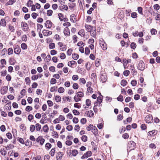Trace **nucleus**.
<instances>
[{
  "mask_svg": "<svg viewBox=\"0 0 160 160\" xmlns=\"http://www.w3.org/2000/svg\"><path fill=\"white\" fill-rule=\"evenodd\" d=\"M99 44L103 50H105L107 49V45L105 42L104 40L102 38H101L99 39Z\"/></svg>",
  "mask_w": 160,
  "mask_h": 160,
  "instance_id": "nucleus-1",
  "label": "nucleus"
},
{
  "mask_svg": "<svg viewBox=\"0 0 160 160\" xmlns=\"http://www.w3.org/2000/svg\"><path fill=\"white\" fill-rule=\"evenodd\" d=\"M92 85V83L90 82H88L87 83L86 86L87 88V92L88 93H92L93 91V89L91 87Z\"/></svg>",
  "mask_w": 160,
  "mask_h": 160,
  "instance_id": "nucleus-2",
  "label": "nucleus"
},
{
  "mask_svg": "<svg viewBox=\"0 0 160 160\" xmlns=\"http://www.w3.org/2000/svg\"><path fill=\"white\" fill-rule=\"evenodd\" d=\"M57 44L60 48V50L62 51H64L67 49L66 46L64 45L61 42H59Z\"/></svg>",
  "mask_w": 160,
  "mask_h": 160,
  "instance_id": "nucleus-3",
  "label": "nucleus"
},
{
  "mask_svg": "<svg viewBox=\"0 0 160 160\" xmlns=\"http://www.w3.org/2000/svg\"><path fill=\"white\" fill-rule=\"evenodd\" d=\"M37 142H39L40 144L41 145H42L45 141V140L43 138L42 136H39L36 139V140Z\"/></svg>",
  "mask_w": 160,
  "mask_h": 160,
  "instance_id": "nucleus-4",
  "label": "nucleus"
},
{
  "mask_svg": "<svg viewBox=\"0 0 160 160\" xmlns=\"http://www.w3.org/2000/svg\"><path fill=\"white\" fill-rule=\"evenodd\" d=\"M14 51L16 54H19L21 52V49L20 47L18 45L14 46Z\"/></svg>",
  "mask_w": 160,
  "mask_h": 160,
  "instance_id": "nucleus-5",
  "label": "nucleus"
},
{
  "mask_svg": "<svg viewBox=\"0 0 160 160\" xmlns=\"http://www.w3.org/2000/svg\"><path fill=\"white\" fill-rule=\"evenodd\" d=\"M145 120L147 123H151L152 121V117L151 114L147 115L145 118Z\"/></svg>",
  "mask_w": 160,
  "mask_h": 160,
  "instance_id": "nucleus-6",
  "label": "nucleus"
},
{
  "mask_svg": "<svg viewBox=\"0 0 160 160\" xmlns=\"http://www.w3.org/2000/svg\"><path fill=\"white\" fill-rule=\"evenodd\" d=\"M21 26L22 28V30L24 31H28V25L25 22H22L21 24Z\"/></svg>",
  "mask_w": 160,
  "mask_h": 160,
  "instance_id": "nucleus-7",
  "label": "nucleus"
},
{
  "mask_svg": "<svg viewBox=\"0 0 160 160\" xmlns=\"http://www.w3.org/2000/svg\"><path fill=\"white\" fill-rule=\"evenodd\" d=\"M91 102L89 99H87L85 101V104L83 105V107L85 108H88L91 106Z\"/></svg>",
  "mask_w": 160,
  "mask_h": 160,
  "instance_id": "nucleus-8",
  "label": "nucleus"
},
{
  "mask_svg": "<svg viewBox=\"0 0 160 160\" xmlns=\"http://www.w3.org/2000/svg\"><path fill=\"white\" fill-rule=\"evenodd\" d=\"M145 67V64L142 61H141L138 64V68L140 70H143Z\"/></svg>",
  "mask_w": 160,
  "mask_h": 160,
  "instance_id": "nucleus-9",
  "label": "nucleus"
},
{
  "mask_svg": "<svg viewBox=\"0 0 160 160\" xmlns=\"http://www.w3.org/2000/svg\"><path fill=\"white\" fill-rule=\"evenodd\" d=\"M8 90V87L7 86H4L1 88L0 92L1 94L4 95L6 94Z\"/></svg>",
  "mask_w": 160,
  "mask_h": 160,
  "instance_id": "nucleus-10",
  "label": "nucleus"
},
{
  "mask_svg": "<svg viewBox=\"0 0 160 160\" xmlns=\"http://www.w3.org/2000/svg\"><path fill=\"white\" fill-rule=\"evenodd\" d=\"M92 155V152L90 151H88L85 153L81 157V159H83L90 157Z\"/></svg>",
  "mask_w": 160,
  "mask_h": 160,
  "instance_id": "nucleus-11",
  "label": "nucleus"
},
{
  "mask_svg": "<svg viewBox=\"0 0 160 160\" xmlns=\"http://www.w3.org/2000/svg\"><path fill=\"white\" fill-rule=\"evenodd\" d=\"M135 143L133 142H130V143L128 144V148L129 149V151L132 150H134L135 148Z\"/></svg>",
  "mask_w": 160,
  "mask_h": 160,
  "instance_id": "nucleus-12",
  "label": "nucleus"
},
{
  "mask_svg": "<svg viewBox=\"0 0 160 160\" xmlns=\"http://www.w3.org/2000/svg\"><path fill=\"white\" fill-rule=\"evenodd\" d=\"M85 114L86 116L89 117H92L94 115V113L92 110L87 111L86 112Z\"/></svg>",
  "mask_w": 160,
  "mask_h": 160,
  "instance_id": "nucleus-13",
  "label": "nucleus"
},
{
  "mask_svg": "<svg viewBox=\"0 0 160 160\" xmlns=\"http://www.w3.org/2000/svg\"><path fill=\"white\" fill-rule=\"evenodd\" d=\"M43 35L45 36H48L52 34V31H49L46 30H44L42 31Z\"/></svg>",
  "mask_w": 160,
  "mask_h": 160,
  "instance_id": "nucleus-14",
  "label": "nucleus"
},
{
  "mask_svg": "<svg viewBox=\"0 0 160 160\" xmlns=\"http://www.w3.org/2000/svg\"><path fill=\"white\" fill-rule=\"evenodd\" d=\"M63 32L64 35L66 37H68L69 36L70 32L69 29L68 27H66L64 28Z\"/></svg>",
  "mask_w": 160,
  "mask_h": 160,
  "instance_id": "nucleus-15",
  "label": "nucleus"
},
{
  "mask_svg": "<svg viewBox=\"0 0 160 160\" xmlns=\"http://www.w3.org/2000/svg\"><path fill=\"white\" fill-rule=\"evenodd\" d=\"M46 27L48 28H51L52 27V23L50 20H47L45 23Z\"/></svg>",
  "mask_w": 160,
  "mask_h": 160,
  "instance_id": "nucleus-16",
  "label": "nucleus"
},
{
  "mask_svg": "<svg viewBox=\"0 0 160 160\" xmlns=\"http://www.w3.org/2000/svg\"><path fill=\"white\" fill-rule=\"evenodd\" d=\"M103 98V96L102 95H101L99 97H98L97 98V102L99 104V106H101L102 105V104H101L102 102V99Z\"/></svg>",
  "mask_w": 160,
  "mask_h": 160,
  "instance_id": "nucleus-17",
  "label": "nucleus"
},
{
  "mask_svg": "<svg viewBox=\"0 0 160 160\" xmlns=\"http://www.w3.org/2000/svg\"><path fill=\"white\" fill-rule=\"evenodd\" d=\"M107 75L106 74H102L101 76V79L102 82H105L107 80Z\"/></svg>",
  "mask_w": 160,
  "mask_h": 160,
  "instance_id": "nucleus-18",
  "label": "nucleus"
},
{
  "mask_svg": "<svg viewBox=\"0 0 160 160\" xmlns=\"http://www.w3.org/2000/svg\"><path fill=\"white\" fill-rule=\"evenodd\" d=\"M70 21L73 22H75L77 21L76 17L74 14H72L70 16Z\"/></svg>",
  "mask_w": 160,
  "mask_h": 160,
  "instance_id": "nucleus-19",
  "label": "nucleus"
},
{
  "mask_svg": "<svg viewBox=\"0 0 160 160\" xmlns=\"http://www.w3.org/2000/svg\"><path fill=\"white\" fill-rule=\"evenodd\" d=\"M63 155V154L62 152H59L57 153V158L58 160H61L62 158V156Z\"/></svg>",
  "mask_w": 160,
  "mask_h": 160,
  "instance_id": "nucleus-20",
  "label": "nucleus"
},
{
  "mask_svg": "<svg viewBox=\"0 0 160 160\" xmlns=\"http://www.w3.org/2000/svg\"><path fill=\"white\" fill-rule=\"evenodd\" d=\"M85 28L86 30L88 32H90L92 30L94 27H92L91 26L86 25L85 26Z\"/></svg>",
  "mask_w": 160,
  "mask_h": 160,
  "instance_id": "nucleus-21",
  "label": "nucleus"
},
{
  "mask_svg": "<svg viewBox=\"0 0 160 160\" xmlns=\"http://www.w3.org/2000/svg\"><path fill=\"white\" fill-rule=\"evenodd\" d=\"M70 153L72 154V155L74 157L76 156V155L78 154V151L76 149H74L72 150H70Z\"/></svg>",
  "mask_w": 160,
  "mask_h": 160,
  "instance_id": "nucleus-22",
  "label": "nucleus"
},
{
  "mask_svg": "<svg viewBox=\"0 0 160 160\" xmlns=\"http://www.w3.org/2000/svg\"><path fill=\"white\" fill-rule=\"evenodd\" d=\"M6 25V22L4 19H2L0 21V26L5 27Z\"/></svg>",
  "mask_w": 160,
  "mask_h": 160,
  "instance_id": "nucleus-23",
  "label": "nucleus"
},
{
  "mask_svg": "<svg viewBox=\"0 0 160 160\" xmlns=\"http://www.w3.org/2000/svg\"><path fill=\"white\" fill-rule=\"evenodd\" d=\"M91 32V35L93 37H95L96 36V29L95 28L92 30L90 32Z\"/></svg>",
  "mask_w": 160,
  "mask_h": 160,
  "instance_id": "nucleus-24",
  "label": "nucleus"
},
{
  "mask_svg": "<svg viewBox=\"0 0 160 160\" xmlns=\"http://www.w3.org/2000/svg\"><path fill=\"white\" fill-rule=\"evenodd\" d=\"M0 62L1 64V65H2V66L0 67L1 68H2L4 67L5 65L6 64V61L5 59H3L1 60Z\"/></svg>",
  "mask_w": 160,
  "mask_h": 160,
  "instance_id": "nucleus-25",
  "label": "nucleus"
},
{
  "mask_svg": "<svg viewBox=\"0 0 160 160\" xmlns=\"http://www.w3.org/2000/svg\"><path fill=\"white\" fill-rule=\"evenodd\" d=\"M0 153L2 155L5 156L7 154V152L4 148H1L0 149Z\"/></svg>",
  "mask_w": 160,
  "mask_h": 160,
  "instance_id": "nucleus-26",
  "label": "nucleus"
},
{
  "mask_svg": "<svg viewBox=\"0 0 160 160\" xmlns=\"http://www.w3.org/2000/svg\"><path fill=\"white\" fill-rule=\"evenodd\" d=\"M49 128L47 125H45L43 127V131L45 133H47L49 130Z\"/></svg>",
  "mask_w": 160,
  "mask_h": 160,
  "instance_id": "nucleus-27",
  "label": "nucleus"
},
{
  "mask_svg": "<svg viewBox=\"0 0 160 160\" xmlns=\"http://www.w3.org/2000/svg\"><path fill=\"white\" fill-rule=\"evenodd\" d=\"M55 44L53 42H50L49 43L48 47L50 49H53L55 48Z\"/></svg>",
  "mask_w": 160,
  "mask_h": 160,
  "instance_id": "nucleus-28",
  "label": "nucleus"
},
{
  "mask_svg": "<svg viewBox=\"0 0 160 160\" xmlns=\"http://www.w3.org/2000/svg\"><path fill=\"white\" fill-rule=\"evenodd\" d=\"M92 132L95 135L98 133V130L96 127L94 126L92 128Z\"/></svg>",
  "mask_w": 160,
  "mask_h": 160,
  "instance_id": "nucleus-29",
  "label": "nucleus"
},
{
  "mask_svg": "<svg viewBox=\"0 0 160 160\" xmlns=\"http://www.w3.org/2000/svg\"><path fill=\"white\" fill-rule=\"evenodd\" d=\"M15 2V0H9L8 2L6 3V6L11 5Z\"/></svg>",
  "mask_w": 160,
  "mask_h": 160,
  "instance_id": "nucleus-30",
  "label": "nucleus"
},
{
  "mask_svg": "<svg viewBox=\"0 0 160 160\" xmlns=\"http://www.w3.org/2000/svg\"><path fill=\"white\" fill-rule=\"evenodd\" d=\"M55 100L57 102H59L61 101V98L59 95H56L55 97Z\"/></svg>",
  "mask_w": 160,
  "mask_h": 160,
  "instance_id": "nucleus-31",
  "label": "nucleus"
},
{
  "mask_svg": "<svg viewBox=\"0 0 160 160\" xmlns=\"http://www.w3.org/2000/svg\"><path fill=\"white\" fill-rule=\"evenodd\" d=\"M51 59V58L50 55H48L45 58H44V60L47 62H49Z\"/></svg>",
  "mask_w": 160,
  "mask_h": 160,
  "instance_id": "nucleus-32",
  "label": "nucleus"
},
{
  "mask_svg": "<svg viewBox=\"0 0 160 160\" xmlns=\"http://www.w3.org/2000/svg\"><path fill=\"white\" fill-rule=\"evenodd\" d=\"M9 29L12 32H14L15 31L14 27L12 25L9 24L8 25Z\"/></svg>",
  "mask_w": 160,
  "mask_h": 160,
  "instance_id": "nucleus-33",
  "label": "nucleus"
},
{
  "mask_svg": "<svg viewBox=\"0 0 160 160\" xmlns=\"http://www.w3.org/2000/svg\"><path fill=\"white\" fill-rule=\"evenodd\" d=\"M58 118L60 121H62L65 120V118L64 116L60 115L59 116Z\"/></svg>",
  "mask_w": 160,
  "mask_h": 160,
  "instance_id": "nucleus-34",
  "label": "nucleus"
},
{
  "mask_svg": "<svg viewBox=\"0 0 160 160\" xmlns=\"http://www.w3.org/2000/svg\"><path fill=\"white\" fill-rule=\"evenodd\" d=\"M36 130L37 131H39L41 128V126L39 123H37L35 125Z\"/></svg>",
  "mask_w": 160,
  "mask_h": 160,
  "instance_id": "nucleus-35",
  "label": "nucleus"
},
{
  "mask_svg": "<svg viewBox=\"0 0 160 160\" xmlns=\"http://www.w3.org/2000/svg\"><path fill=\"white\" fill-rule=\"evenodd\" d=\"M72 58L75 60H77L79 58V55L77 53L72 54Z\"/></svg>",
  "mask_w": 160,
  "mask_h": 160,
  "instance_id": "nucleus-36",
  "label": "nucleus"
},
{
  "mask_svg": "<svg viewBox=\"0 0 160 160\" xmlns=\"http://www.w3.org/2000/svg\"><path fill=\"white\" fill-rule=\"evenodd\" d=\"M78 34L81 37L84 36V29H82L81 30L78 32Z\"/></svg>",
  "mask_w": 160,
  "mask_h": 160,
  "instance_id": "nucleus-37",
  "label": "nucleus"
},
{
  "mask_svg": "<svg viewBox=\"0 0 160 160\" xmlns=\"http://www.w3.org/2000/svg\"><path fill=\"white\" fill-rule=\"evenodd\" d=\"M55 151V148H52L49 152V154L52 156H53L54 155Z\"/></svg>",
  "mask_w": 160,
  "mask_h": 160,
  "instance_id": "nucleus-38",
  "label": "nucleus"
},
{
  "mask_svg": "<svg viewBox=\"0 0 160 160\" xmlns=\"http://www.w3.org/2000/svg\"><path fill=\"white\" fill-rule=\"evenodd\" d=\"M77 95L79 98H82L84 96V93L82 92H78L77 93Z\"/></svg>",
  "mask_w": 160,
  "mask_h": 160,
  "instance_id": "nucleus-39",
  "label": "nucleus"
},
{
  "mask_svg": "<svg viewBox=\"0 0 160 160\" xmlns=\"http://www.w3.org/2000/svg\"><path fill=\"white\" fill-rule=\"evenodd\" d=\"M73 99L75 102H78L81 100V99L77 95L74 96Z\"/></svg>",
  "mask_w": 160,
  "mask_h": 160,
  "instance_id": "nucleus-40",
  "label": "nucleus"
},
{
  "mask_svg": "<svg viewBox=\"0 0 160 160\" xmlns=\"http://www.w3.org/2000/svg\"><path fill=\"white\" fill-rule=\"evenodd\" d=\"M8 54L10 55L13 54V50L12 48H9L8 50Z\"/></svg>",
  "mask_w": 160,
  "mask_h": 160,
  "instance_id": "nucleus-41",
  "label": "nucleus"
},
{
  "mask_svg": "<svg viewBox=\"0 0 160 160\" xmlns=\"http://www.w3.org/2000/svg\"><path fill=\"white\" fill-rule=\"evenodd\" d=\"M60 57L62 59H64L66 58V55L63 52H62L60 54Z\"/></svg>",
  "mask_w": 160,
  "mask_h": 160,
  "instance_id": "nucleus-42",
  "label": "nucleus"
},
{
  "mask_svg": "<svg viewBox=\"0 0 160 160\" xmlns=\"http://www.w3.org/2000/svg\"><path fill=\"white\" fill-rule=\"evenodd\" d=\"M25 81L26 84L29 85L30 84L31 81L29 77H26L25 78Z\"/></svg>",
  "mask_w": 160,
  "mask_h": 160,
  "instance_id": "nucleus-43",
  "label": "nucleus"
},
{
  "mask_svg": "<svg viewBox=\"0 0 160 160\" xmlns=\"http://www.w3.org/2000/svg\"><path fill=\"white\" fill-rule=\"evenodd\" d=\"M21 47L22 49L25 50L27 49V46L26 43H23L21 44Z\"/></svg>",
  "mask_w": 160,
  "mask_h": 160,
  "instance_id": "nucleus-44",
  "label": "nucleus"
},
{
  "mask_svg": "<svg viewBox=\"0 0 160 160\" xmlns=\"http://www.w3.org/2000/svg\"><path fill=\"white\" fill-rule=\"evenodd\" d=\"M66 129L69 131H71L73 129L72 126L71 125H68L67 126Z\"/></svg>",
  "mask_w": 160,
  "mask_h": 160,
  "instance_id": "nucleus-45",
  "label": "nucleus"
},
{
  "mask_svg": "<svg viewBox=\"0 0 160 160\" xmlns=\"http://www.w3.org/2000/svg\"><path fill=\"white\" fill-rule=\"evenodd\" d=\"M76 62L74 61H70L68 62V65L70 67H72V65H74Z\"/></svg>",
  "mask_w": 160,
  "mask_h": 160,
  "instance_id": "nucleus-46",
  "label": "nucleus"
},
{
  "mask_svg": "<svg viewBox=\"0 0 160 160\" xmlns=\"http://www.w3.org/2000/svg\"><path fill=\"white\" fill-rule=\"evenodd\" d=\"M7 52V50L6 48L3 49L1 51V54L2 56L4 55Z\"/></svg>",
  "mask_w": 160,
  "mask_h": 160,
  "instance_id": "nucleus-47",
  "label": "nucleus"
},
{
  "mask_svg": "<svg viewBox=\"0 0 160 160\" xmlns=\"http://www.w3.org/2000/svg\"><path fill=\"white\" fill-rule=\"evenodd\" d=\"M65 90L63 88L60 87L58 89V91L60 93H62L64 92Z\"/></svg>",
  "mask_w": 160,
  "mask_h": 160,
  "instance_id": "nucleus-48",
  "label": "nucleus"
},
{
  "mask_svg": "<svg viewBox=\"0 0 160 160\" xmlns=\"http://www.w3.org/2000/svg\"><path fill=\"white\" fill-rule=\"evenodd\" d=\"M97 127L99 129H101L103 127V123H99L97 124Z\"/></svg>",
  "mask_w": 160,
  "mask_h": 160,
  "instance_id": "nucleus-49",
  "label": "nucleus"
},
{
  "mask_svg": "<svg viewBox=\"0 0 160 160\" xmlns=\"http://www.w3.org/2000/svg\"><path fill=\"white\" fill-rule=\"evenodd\" d=\"M80 127L78 124L75 125L74 127V130L77 132H78L80 130Z\"/></svg>",
  "mask_w": 160,
  "mask_h": 160,
  "instance_id": "nucleus-50",
  "label": "nucleus"
},
{
  "mask_svg": "<svg viewBox=\"0 0 160 160\" xmlns=\"http://www.w3.org/2000/svg\"><path fill=\"white\" fill-rule=\"evenodd\" d=\"M35 129V126L33 125H31L30 127V130L31 132L34 131Z\"/></svg>",
  "mask_w": 160,
  "mask_h": 160,
  "instance_id": "nucleus-51",
  "label": "nucleus"
},
{
  "mask_svg": "<svg viewBox=\"0 0 160 160\" xmlns=\"http://www.w3.org/2000/svg\"><path fill=\"white\" fill-rule=\"evenodd\" d=\"M55 39L57 41H59L61 40V37L58 34H56L54 36Z\"/></svg>",
  "mask_w": 160,
  "mask_h": 160,
  "instance_id": "nucleus-52",
  "label": "nucleus"
},
{
  "mask_svg": "<svg viewBox=\"0 0 160 160\" xmlns=\"http://www.w3.org/2000/svg\"><path fill=\"white\" fill-rule=\"evenodd\" d=\"M13 147V145L12 144H9L7 145L6 147V148L7 150H9L10 149H12Z\"/></svg>",
  "mask_w": 160,
  "mask_h": 160,
  "instance_id": "nucleus-53",
  "label": "nucleus"
},
{
  "mask_svg": "<svg viewBox=\"0 0 160 160\" xmlns=\"http://www.w3.org/2000/svg\"><path fill=\"white\" fill-rule=\"evenodd\" d=\"M127 82V81L126 80H122L121 81V85L122 86L124 87L126 85Z\"/></svg>",
  "mask_w": 160,
  "mask_h": 160,
  "instance_id": "nucleus-54",
  "label": "nucleus"
},
{
  "mask_svg": "<svg viewBox=\"0 0 160 160\" xmlns=\"http://www.w3.org/2000/svg\"><path fill=\"white\" fill-rule=\"evenodd\" d=\"M100 64L99 60L97 59L95 61V65L96 67H98Z\"/></svg>",
  "mask_w": 160,
  "mask_h": 160,
  "instance_id": "nucleus-55",
  "label": "nucleus"
},
{
  "mask_svg": "<svg viewBox=\"0 0 160 160\" xmlns=\"http://www.w3.org/2000/svg\"><path fill=\"white\" fill-rule=\"evenodd\" d=\"M72 87L74 89H77L78 88V84L76 83H74L72 85Z\"/></svg>",
  "mask_w": 160,
  "mask_h": 160,
  "instance_id": "nucleus-56",
  "label": "nucleus"
},
{
  "mask_svg": "<svg viewBox=\"0 0 160 160\" xmlns=\"http://www.w3.org/2000/svg\"><path fill=\"white\" fill-rule=\"evenodd\" d=\"M53 11L52 10H48L47 11V15L48 16H52V14Z\"/></svg>",
  "mask_w": 160,
  "mask_h": 160,
  "instance_id": "nucleus-57",
  "label": "nucleus"
},
{
  "mask_svg": "<svg viewBox=\"0 0 160 160\" xmlns=\"http://www.w3.org/2000/svg\"><path fill=\"white\" fill-rule=\"evenodd\" d=\"M156 133L155 131H152L148 132V135L150 136H153Z\"/></svg>",
  "mask_w": 160,
  "mask_h": 160,
  "instance_id": "nucleus-58",
  "label": "nucleus"
},
{
  "mask_svg": "<svg viewBox=\"0 0 160 160\" xmlns=\"http://www.w3.org/2000/svg\"><path fill=\"white\" fill-rule=\"evenodd\" d=\"M50 54L52 55H54L57 54V51L54 49H52L50 51Z\"/></svg>",
  "mask_w": 160,
  "mask_h": 160,
  "instance_id": "nucleus-59",
  "label": "nucleus"
},
{
  "mask_svg": "<svg viewBox=\"0 0 160 160\" xmlns=\"http://www.w3.org/2000/svg\"><path fill=\"white\" fill-rule=\"evenodd\" d=\"M58 16L59 17L60 20L61 21H62V20H63V15L61 13H59L58 14Z\"/></svg>",
  "mask_w": 160,
  "mask_h": 160,
  "instance_id": "nucleus-60",
  "label": "nucleus"
},
{
  "mask_svg": "<svg viewBox=\"0 0 160 160\" xmlns=\"http://www.w3.org/2000/svg\"><path fill=\"white\" fill-rule=\"evenodd\" d=\"M87 137L86 135H83L81 137L82 140L84 142H85L87 140Z\"/></svg>",
  "mask_w": 160,
  "mask_h": 160,
  "instance_id": "nucleus-61",
  "label": "nucleus"
},
{
  "mask_svg": "<svg viewBox=\"0 0 160 160\" xmlns=\"http://www.w3.org/2000/svg\"><path fill=\"white\" fill-rule=\"evenodd\" d=\"M94 126L90 124L89 126L87 128V129L88 131H90L91 130H92Z\"/></svg>",
  "mask_w": 160,
  "mask_h": 160,
  "instance_id": "nucleus-62",
  "label": "nucleus"
},
{
  "mask_svg": "<svg viewBox=\"0 0 160 160\" xmlns=\"http://www.w3.org/2000/svg\"><path fill=\"white\" fill-rule=\"evenodd\" d=\"M72 49L70 48L67 51V53L68 55L70 56L72 53Z\"/></svg>",
  "mask_w": 160,
  "mask_h": 160,
  "instance_id": "nucleus-63",
  "label": "nucleus"
},
{
  "mask_svg": "<svg viewBox=\"0 0 160 160\" xmlns=\"http://www.w3.org/2000/svg\"><path fill=\"white\" fill-rule=\"evenodd\" d=\"M32 160H41V157L39 156L33 157Z\"/></svg>",
  "mask_w": 160,
  "mask_h": 160,
  "instance_id": "nucleus-64",
  "label": "nucleus"
}]
</instances>
